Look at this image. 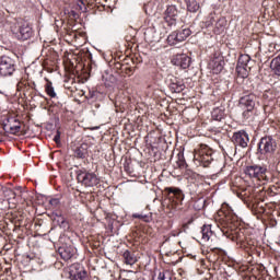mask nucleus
<instances>
[{
  "label": "nucleus",
  "instance_id": "1",
  "mask_svg": "<svg viewBox=\"0 0 280 280\" xmlns=\"http://www.w3.org/2000/svg\"><path fill=\"white\" fill-rule=\"evenodd\" d=\"M11 32L18 38V40H30L34 31L30 25V22L25 21L24 19H15L11 24Z\"/></svg>",
  "mask_w": 280,
  "mask_h": 280
},
{
  "label": "nucleus",
  "instance_id": "2",
  "mask_svg": "<svg viewBox=\"0 0 280 280\" xmlns=\"http://www.w3.org/2000/svg\"><path fill=\"white\" fill-rule=\"evenodd\" d=\"M257 104H259V97L253 93L246 94L240 98L238 106L243 110L244 119H250V117H253V112Z\"/></svg>",
  "mask_w": 280,
  "mask_h": 280
},
{
  "label": "nucleus",
  "instance_id": "3",
  "mask_svg": "<svg viewBox=\"0 0 280 280\" xmlns=\"http://www.w3.org/2000/svg\"><path fill=\"white\" fill-rule=\"evenodd\" d=\"M194 159L199 165L209 167L213 161V150L207 144H200L199 148L195 150Z\"/></svg>",
  "mask_w": 280,
  "mask_h": 280
},
{
  "label": "nucleus",
  "instance_id": "4",
  "mask_svg": "<svg viewBox=\"0 0 280 280\" xmlns=\"http://www.w3.org/2000/svg\"><path fill=\"white\" fill-rule=\"evenodd\" d=\"M246 176L253 178L254 180H258L259 183H268L270 178L268 177V168L261 165H250L245 168Z\"/></svg>",
  "mask_w": 280,
  "mask_h": 280
},
{
  "label": "nucleus",
  "instance_id": "5",
  "mask_svg": "<svg viewBox=\"0 0 280 280\" xmlns=\"http://www.w3.org/2000/svg\"><path fill=\"white\" fill-rule=\"evenodd\" d=\"M77 179L78 183H81V185H83V187H95L96 185H100V178L95 173L79 171Z\"/></svg>",
  "mask_w": 280,
  "mask_h": 280
},
{
  "label": "nucleus",
  "instance_id": "6",
  "mask_svg": "<svg viewBox=\"0 0 280 280\" xmlns=\"http://www.w3.org/2000/svg\"><path fill=\"white\" fill-rule=\"evenodd\" d=\"M14 71H16L14 59L9 56H2L0 58V77L8 78V75H12Z\"/></svg>",
  "mask_w": 280,
  "mask_h": 280
},
{
  "label": "nucleus",
  "instance_id": "7",
  "mask_svg": "<svg viewBox=\"0 0 280 280\" xmlns=\"http://www.w3.org/2000/svg\"><path fill=\"white\" fill-rule=\"evenodd\" d=\"M260 154H272L277 150V140L267 136L260 139L258 143Z\"/></svg>",
  "mask_w": 280,
  "mask_h": 280
},
{
  "label": "nucleus",
  "instance_id": "8",
  "mask_svg": "<svg viewBox=\"0 0 280 280\" xmlns=\"http://www.w3.org/2000/svg\"><path fill=\"white\" fill-rule=\"evenodd\" d=\"M2 128L8 135H19L21 132V121L11 117L2 122Z\"/></svg>",
  "mask_w": 280,
  "mask_h": 280
},
{
  "label": "nucleus",
  "instance_id": "9",
  "mask_svg": "<svg viewBox=\"0 0 280 280\" xmlns=\"http://www.w3.org/2000/svg\"><path fill=\"white\" fill-rule=\"evenodd\" d=\"M191 36V30L184 28L179 32H173L167 37L168 45H176L177 43H183L184 40H187Z\"/></svg>",
  "mask_w": 280,
  "mask_h": 280
},
{
  "label": "nucleus",
  "instance_id": "10",
  "mask_svg": "<svg viewBox=\"0 0 280 280\" xmlns=\"http://www.w3.org/2000/svg\"><path fill=\"white\" fill-rule=\"evenodd\" d=\"M208 67L217 75L218 73H222V70L224 69V57H222V55H213L208 63Z\"/></svg>",
  "mask_w": 280,
  "mask_h": 280
},
{
  "label": "nucleus",
  "instance_id": "11",
  "mask_svg": "<svg viewBox=\"0 0 280 280\" xmlns=\"http://www.w3.org/2000/svg\"><path fill=\"white\" fill-rule=\"evenodd\" d=\"M232 141L234 145H238L240 148H248V142L250 139L248 138V133L246 131L240 130L234 132Z\"/></svg>",
  "mask_w": 280,
  "mask_h": 280
},
{
  "label": "nucleus",
  "instance_id": "12",
  "mask_svg": "<svg viewBox=\"0 0 280 280\" xmlns=\"http://www.w3.org/2000/svg\"><path fill=\"white\" fill-rule=\"evenodd\" d=\"M178 16V9L176 5H168L164 12V21L167 23L168 27L176 25V19Z\"/></svg>",
  "mask_w": 280,
  "mask_h": 280
},
{
  "label": "nucleus",
  "instance_id": "13",
  "mask_svg": "<svg viewBox=\"0 0 280 280\" xmlns=\"http://www.w3.org/2000/svg\"><path fill=\"white\" fill-rule=\"evenodd\" d=\"M172 65L175 67H180V69H189L191 65V58L185 54L175 55L172 59Z\"/></svg>",
  "mask_w": 280,
  "mask_h": 280
},
{
  "label": "nucleus",
  "instance_id": "14",
  "mask_svg": "<svg viewBox=\"0 0 280 280\" xmlns=\"http://www.w3.org/2000/svg\"><path fill=\"white\" fill-rule=\"evenodd\" d=\"M58 254L63 261H69V259H72L73 255H75V247L71 245H63L58 248Z\"/></svg>",
  "mask_w": 280,
  "mask_h": 280
},
{
  "label": "nucleus",
  "instance_id": "15",
  "mask_svg": "<svg viewBox=\"0 0 280 280\" xmlns=\"http://www.w3.org/2000/svg\"><path fill=\"white\" fill-rule=\"evenodd\" d=\"M70 275L75 280L86 279V272L84 271V269H82V266L80 264H73L70 267Z\"/></svg>",
  "mask_w": 280,
  "mask_h": 280
},
{
  "label": "nucleus",
  "instance_id": "16",
  "mask_svg": "<svg viewBox=\"0 0 280 280\" xmlns=\"http://www.w3.org/2000/svg\"><path fill=\"white\" fill-rule=\"evenodd\" d=\"M202 242H214L215 232L211 230V225H203L201 229Z\"/></svg>",
  "mask_w": 280,
  "mask_h": 280
},
{
  "label": "nucleus",
  "instance_id": "17",
  "mask_svg": "<svg viewBox=\"0 0 280 280\" xmlns=\"http://www.w3.org/2000/svg\"><path fill=\"white\" fill-rule=\"evenodd\" d=\"M122 257L127 266H135V264L138 261L137 255H135V252L132 250H125Z\"/></svg>",
  "mask_w": 280,
  "mask_h": 280
},
{
  "label": "nucleus",
  "instance_id": "18",
  "mask_svg": "<svg viewBox=\"0 0 280 280\" xmlns=\"http://www.w3.org/2000/svg\"><path fill=\"white\" fill-rule=\"evenodd\" d=\"M224 30H226V19L220 18L214 24L213 33L220 35L223 34Z\"/></svg>",
  "mask_w": 280,
  "mask_h": 280
},
{
  "label": "nucleus",
  "instance_id": "19",
  "mask_svg": "<svg viewBox=\"0 0 280 280\" xmlns=\"http://www.w3.org/2000/svg\"><path fill=\"white\" fill-rule=\"evenodd\" d=\"M237 67H246L252 69L253 68V61L250 59L249 55H241L237 61Z\"/></svg>",
  "mask_w": 280,
  "mask_h": 280
},
{
  "label": "nucleus",
  "instance_id": "20",
  "mask_svg": "<svg viewBox=\"0 0 280 280\" xmlns=\"http://www.w3.org/2000/svg\"><path fill=\"white\" fill-rule=\"evenodd\" d=\"M185 3L187 5L188 12L196 13L198 10H200V3L196 0H185Z\"/></svg>",
  "mask_w": 280,
  "mask_h": 280
},
{
  "label": "nucleus",
  "instance_id": "21",
  "mask_svg": "<svg viewBox=\"0 0 280 280\" xmlns=\"http://www.w3.org/2000/svg\"><path fill=\"white\" fill-rule=\"evenodd\" d=\"M211 117L214 121H222L224 119V110L217 107L212 110Z\"/></svg>",
  "mask_w": 280,
  "mask_h": 280
},
{
  "label": "nucleus",
  "instance_id": "22",
  "mask_svg": "<svg viewBox=\"0 0 280 280\" xmlns=\"http://www.w3.org/2000/svg\"><path fill=\"white\" fill-rule=\"evenodd\" d=\"M45 91L48 97H56V90L54 89V83L51 81L47 80V83L45 85Z\"/></svg>",
  "mask_w": 280,
  "mask_h": 280
},
{
  "label": "nucleus",
  "instance_id": "23",
  "mask_svg": "<svg viewBox=\"0 0 280 280\" xmlns=\"http://www.w3.org/2000/svg\"><path fill=\"white\" fill-rule=\"evenodd\" d=\"M236 71L240 75V78H248V73H250V68L242 67V66H236Z\"/></svg>",
  "mask_w": 280,
  "mask_h": 280
},
{
  "label": "nucleus",
  "instance_id": "24",
  "mask_svg": "<svg viewBox=\"0 0 280 280\" xmlns=\"http://www.w3.org/2000/svg\"><path fill=\"white\" fill-rule=\"evenodd\" d=\"M170 90L172 91V93H183V91L185 90V85L182 83H171L170 84Z\"/></svg>",
  "mask_w": 280,
  "mask_h": 280
},
{
  "label": "nucleus",
  "instance_id": "25",
  "mask_svg": "<svg viewBox=\"0 0 280 280\" xmlns=\"http://www.w3.org/2000/svg\"><path fill=\"white\" fill-rule=\"evenodd\" d=\"M215 13H210L208 20L206 21V27H211L214 23H217Z\"/></svg>",
  "mask_w": 280,
  "mask_h": 280
},
{
  "label": "nucleus",
  "instance_id": "26",
  "mask_svg": "<svg viewBox=\"0 0 280 280\" xmlns=\"http://www.w3.org/2000/svg\"><path fill=\"white\" fill-rule=\"evenodd\" d=\"M74 154L77 159H84L86 156V151L82 147H80L74 151Z\"/></svg>",
  "mask_w": 280,
  "mask_h": 280
},
{
  "label": "nucleus",
  "instance_id": "27",
  "mask_svg": "<svg viewBox=\"0 0 280 280\" xmlns=\"http://www.w3.org/2000/svg\"><path fill=\"white\" fill-rule=\"evenodd\" d=\"M165 191H167V194H173L174 196H176V194H180V188L167 187L165 188Z\"/></svg>",
  "mask_w": 280,
  "mask_h": 280
},
{
  "label": "nucleus",
  "instance_id": "28",
  "mask_svg": "<svg viewBox=\"0 0 280 280\" xmlns=\"http://www.w3.org/2000/svg\"><path fill=\"white\" fill-rule=\"evenodd\" d=\"M132 218H136L138 220H143L144 222H150V220H148V215L145 214L135 213Z\"/></svg>",
  "mask_w": 280,
  "mask_h": 280
},
{
  "label": "nucleus",
  "instance_id": "29",
  "mask_svg": "<svg viewBox=\"0 0 280 280\" xmlns=\"http://www.w3.org/2000/svg\"><path fill=\"white\" fill-rule=\"evenodd\" d=\"M175 198H176L177 200H184L185 195L183 194V190L179 189V192H178V194H175Z\"/></svg>",
  "mask_w": 280,
  "mask_h": 280
},
{
  "label": "nucleus",
  "instance_id": "30",
  "mask_svg": "<svg viewBox=\"0 0 280 280\" xmlns=\"http://www.w3.org/2000/svg\"><path fill=\"white\" fill-rule=\"evenodd\" d=\"M54 141H55V143H60V130H57V133H56V136L54 137Z\"/></svg>",
  "mask_w": 280,
  "mask_h": 280
},
{
  "label": "nucleus",
  "instance_id": "31",
  "mask_svg": "<svg viewBox=\"0 0 280 280\" xmlns=\"http://www.w3.org/2000/svg\"><path fill=\"white\" fill-rule=\"evenodd\" d=\"M152 40H153V43H156V42H159V37H154Z\"/></svg>",
  "mask_w": 280,
  "mask_h": 280
},
{
  "label": "nucleus",
  "instance_id": "32",
  "mask_svg": "<svg viewBox=\"0 0 280 280\" xmlns=\"http://www.w3.org/2000/svg\"><path fill=\"white\" fill-rule=\"evenodd\" d=\"M9 194H12V196H15L14 191L12 190H9Z\"/></svg>",
  "mask_w": 280,
  "mask_h": 280
}]
</instances>
